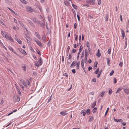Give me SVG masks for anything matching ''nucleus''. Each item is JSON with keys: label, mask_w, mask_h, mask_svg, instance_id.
<instances>
[{"label": "nucleus", "mask_w": 129, "mask_h": 129, "mask_svg": "<svg viewBox=\"0 0 129 129\" xmlns=\"http://www.w3.org/2000/svg\"><path fill=\"white\" fill-rule=\"evenodd\" d=\"M25 34L27 37V38L30 40H31V39L30 37L29 36V33L28 32V31L27 30V29L25 27Z\"/></svg>", "instance_id": "f257e3e1"}, {"label": "nucleus", "mask_w": 129, "mask_h": 129, "mask_svg": "<svg viewBox=\"0 0 129 129\" xmlns=\"http://www.w3.org/2000/svg\"><path fill=\"white\" fill-rule=\"evenodd\" d=\"M26 9L27 11L30 13L32 12L33 11V10L32 8L29 6H27L26 7Z\"/></svg>", "instance_id": "f03ea898"}, {"label": "nucleus", "mask_w": 129, "mask_h": 129, "mask_svg": "<svg viewBox=\"0 0 129 129\" xmlns=\"http://www.w3.org/2000/svg\"><path fill=\"white\" fill-rule=\"evenodd\" d=\"M34 40L40 47H42L43 46V45L42 43L36 39V38H35Z\"/></svg>", "instance_id": "7ed1b4c3"}, {"label": "nucleus", "mask_w": 129, "mask_h": 129, "mask_svg": "<svg viewBox=\"0 0 129 129\" xmlns=\"http://www.w3.org/2000/svg\"><path fill=\"white\" fill-rule=\"evenodd\" d=\"M95 1L94 0H87L86 2L89 3L90 5H93L94 4Z\"/></svg>", "instance_id": "20e7f679"}, {"label": "nucleus", "mask_w": 129, "mask_h": 129, "mask_svg": "<svg viewBox=\"0 0 129 129\" xmlns=\"http://www.w3.org/2000/svg\"><path fill=\"white\" fill-rule=\"evenodd\" d=\"M37 23L39 24L40 26L42 27H44L45 25V23L40 21H38Z\"/></svg>", "instance_id": "39448f33"}, {"label": "nucleus", "mask_w": 129, "mask_h": 129, "mask_svg": "<svg viewBox=\"0 0 129 129\" xmlns=\"http://www.w3.org/2000/svg\"><path fill=\"white\" fill-rule=\"evenodd\" d=\"M77 63V62L76 61H73L71 64V65L70 66V67L71 68H72L73 66H76Z\"/></svg>", "instance_id": "423d86ee"}, {"label": "nucleus", "mask_w": 129, "mask_h": 129, "mask_svg": "<svg viewBox=\"0 0 129 129\" xmlns=\"http://www.w3.org/2000/svg\"><path fill=\"white\" fill-rule=\"evenodd\" d=\"M60 114H61L62 116H64L67 115V113L65 112L64 111H62L60 112Z\"/></svg>", "instance_id": "0eeeda50"}, {"label": "nucleus", "mask_w": 129, "mask_h": 129, "mask_svg": "<svg viewBox=\"0 0 129 129\" xmlns=\"http://www.w3.org/2000/svg\"><path fill=\"white\" fill-rule=\"evenodd\" d=\"M39 64L40 65H41L43 63V60L41 57L40 58L39 60Z\"/></svg>", "instance_id": "6e6552de"}, {"label": "nucleus", "mask_w": 129, "mask_h": 129, "mask_svg": "<svg viewBox=\"0 0 129 129\" xmlns=\"http://www.w3.org/2000/svg\"><path fill=\"white\" fill-rule=\"evenodd\" d=\"M114 120L115 121L119 122H122L123 121V120L121 119H116L115 118H114Z\"/></svg>", "instance_id": "1a4fd4ad"}, {"label": "nucleus", "mask_w": 129, "mask_h": 129, "mask_svg": "<svg viewBox=\"0 0 129 129\" xmlns=\"http://www.w3.org/2000/svg\"><path fill=\"white\" fill-rule=\"evenodd\" d=\"M18 50L20 52L23 54H24L23 53L24 50L22 49L21 48H18Z\"/></svg>", "instance_id": "9d476101"}, {"label": "nucleus", "mask_w": 129, "mask_h": 129, "mask_svg": "<svg viewBox=\"0 0 129 129\" xmlns=\"http://www.w3.org/2000/svg\"><path fill=\"white\" fill-rule=\"evenodd\" d=\"M1 33H2V35L4 37L5 36V37H6L7 35H6V32L5 31H1Z\"/></svg>", "instance_id": "9b49d317"}, {"label": "nucleus", "mask_w": 129, "mask_h": 129, "mask_svg": "<svg viewBox=\"0 0 129 129\" xmlns=\"http://www.w3.org/2000/svg\"><path fill=\"white\" fill-rule=\"evenodd\" d=\"M96 101H95L91 105V107L92 108H93L96 105Z\"/></svg>", "instance_id": "f8f14e48"}, {"label": "nucleus", "mask_w": 129, "mask_h": 129, "mask_svg": "<svg viewBox=\"0 0 129 129\" xmlns=\"http://www.w3.org/2000/svg\"><path fill=\"white\" fill-rule=\"evenodd\" d=\"M129 89H124V91L125 92V93L128 94L129 93Z\"/></svg>", "instance_id": "ddd939ff"}, {"label": "nucleus", "mask_w": 129, "mask_h": 129, "mask_svg": "<svg viewBox=\"0 0 129 129\" xmlns=\"http://www.w3.org/2000/svg\"><path fill=\"white\" fill-rule=\"evenodd\" d=\"M35 35L37 36V38H38L39 39H40L41 37L39 35L37 32H35Z\"/></svg>", "instance_id": "4468645a"}, {"label": "nucleus", "mask_w": 129, "mask_h": 129, "mask_svg": "<svg viewBox=\"0 0 129 129\" xmlns=\"http://www.w3.org/2000/svg\"><path fill=\"white\" fill-rule=\"evenodd\" d=\"M96 55L99 57H100L101 56V53H100L99 49L98 50V53L96 54Z\"/></svg>", "instance_id": "2eb2a0df"}, {"label": "nucleus", "mask_w": 129, "mask_h": 129, "mask_svg": "<svg viewBox=\"0 0 129 129\" xmlns=\"http://www.w3.org/2000/svg\"><path fill=\"white\" fill-rule=\"evenodd\" d=\"M5 38L9 40H10L11 41H13V40L10 37L7 36V35L6 36V37H5Z\"/></svg>", "instance_id": "dca6fc26"}, {"label": "nucleus", "mask_w": 129, "mask_h": 129, "mask_svg": "<svg viewBox=\"0 0 129 129\" xmlns=\"http://www.w3.org/2000/svg\"><path fill=\"white\" fill-rule=\"evenodd\" d=\"M89 117V121L90 122H91L93 120V116H90Z\"/></svg>", "instance_id": "f3484780"}, {"label": "nucleus", "mask_w": 129, "mask_h": 129, "mask_svg": "<svg viewBox=\"0 0 129 129\" xmlns=\"http://www.w3.org/2000/svg\"><path fill=\"white\" fill-rule=\"evenodd\" d=\"M64 3L65 5L67 6H69L70 5L69 2L67 1H64Z\"/></svg>", "instance_id": "a211bd4d"}, {"label": "nucleus", "mask_w": 129, "mask_h": 129, "mask_svg": "<svg viewBox=\"0 0 129 129\" xmlns=\"http://www.w3.org/2000/svg\"><path fill=\"white\" fill-rule=\"evenodd\" d=\"M97 110V108L96 107L94 108L93 110H92V112L94 113H95Z\"/></svg>", "instance_id": "6ab92c4d"}, {"label": "nucleus", "mask_w": 129, "mask_h": 129, "mask_svg": "<svg viewBox=\"0 0 129 129\" xmlns=\"http://www.w3.org/2000/svg\"><path fill=\"white\" fill-rule=\"evenodd\" d=\"M121 32L122 36V37H123V39H124V36H125V33L124 31L122 29L121 30Z\"/></svg>", "instance_id": "aec40b11"}, {"label": "nucleus", "mask_w": 129, "mask_h": 129, "mask_svg": "<svg viewBox=\"0 0 129 129\" xmlns=\"http://www.w3.org/2000/svg\"><path fill=\"white\" fill-rule=\"evenodd\" d=\"M80 62L79 61L78 62H77V69H78L79 68V66L80 65Z\"/></svg>", "instance_id": "412c9836"}, {"label": "nucleus", "mask_w": 129, "mask_h": 129, "mask_svg": "<svg viewBox=\"0 0 129 129\" xmlns=\"http://www.w3.org/2000/svg\"><path fill=\"white\" fill-rule=\"evenodd\" d=\"M15 40L19 44H20L21 43V41L19 39L17 38H15Z\"/></svg>", "instance_id": "4be33fe9"}, {"label": "nucleus", "mask_w": 129, "mask_h": 129, "mask_svg": "<svg viewBox=\"0 0 129 129\" xmlns=\"http://www.w3.org/2000/svg\"><path fill=\"white\" fill-rule=\"evenodd\" d=\"M111 47H110L108 49V53L109 54H110L111 53Z\"/></svg>", "instance_id": "5701e85b"}, {"label": "nucleus", "mask_w": 129, "mask_h": 129, "mask_svg": "<svg viewBox=\"0 0 129 129\" xmlns=\"http://www.w3.org/2000/svg\"><path fill=\"white\" fill-rule=\"evenodd\" d=\"M5 1L6 3L9 4L11 3L12 1L11 0H5Z\"/></svg>", "instance_id": "b1692460"}, {"label": "nucleus", "mask_w": 129, "mask_h": 129, "mask_svg": "<svg viewBox=\"0 0 129 129\" xmlns=\"http://www.w3.org/2000/svg\"><path fill=\"white\" fill-rule=\"evenodd\" d=\"M81 47L82 45H81L79 48V52H80V53H81L82 50L83 48V47Z\"/></svg>", "instance_id": "393cba45"}, {"label": "nucleus", "mask_w": 129, "mask_h": 129, "mask_svg": "<svg viewBox=\"0 0 129 129\" xmlns=\"http://www.w3.org/2000/svg\"><path fill=\"white\" fill-rule=\"evenodd\" d=\"M76 50L75 49H74L73 48L72 49V50L71 52L73 53H74L75 52H76Z\"/></svg>", "instance_id": "a878e982"}, {"label": "nucleus", "mask_w": 129, "mask_h": 129, "mask_svg": "<svg viewBox=\"0 0 129 129\" xmlns=\"http://www.w3.org/2000/svg\"><path fill=\"white\" fill-rule=\"evenodd\" d=\"M106 59H107V64L108 66H109L110 64H109V63L110 62V60L108 58H106Z\"/></svg>", "instance_id": "bb28decb"}, {"label": "nucleus", "mask_w": 129, "mask_h": 129, "mask_svg": "<svg viewBox=\"0 0 129 129\" xmlns=\"http://www.w3.org/2000/svg\"><path fill=\"white\" fill-rule=\"evenodd\" d=\"M108 14H106V21H108Z\"/></svg>", "instance_id": "cd10ccee"}, {"label": "nucleus", "mask_w": 129, "mask_h": 129, "mask_svg": "<svg viewBox=\"0 0 129 129\" xmlns=\"http://www.w3.org/2000/svg\"><path fill=\"white\" fill-rule=\"evenodd\" d=\"M98 63L97 61H95L94 62V66H95V68H96Z\"/></svg>", "instance_id": "c85d7f7f"}, {"label": "nucleus", "mask_w": 129, "mask_h": 129, "mask_svg": "<svg viewBox=\"0 0 129 129\" xmlns=\"http://www.w3.org/2000/svg\"><path fill=\"white\" fill-rule=\"evenodd\" d=\"M87 50L86 49H85V57H87V53L86 52Z\"/></svg>", "instance_id": "c756f323"}, {"label": "nucleus", "mask_w": 129, "mask_h": 129, "mask_svg": "<svg viewBox=\"0 0 129 129\" xmlns=\"http://www.w3.org/2000/svg\"><path fill=\"white\" fill-rule=\"evenodd\" d=\"M72 6L75 9H77V7L74 4H72Z\"/></svg>", "instance_id": "7c9ffc66"}, {"label": "nucleus", "mask_w": 129, "mask_h": 129, "mask_svg": "<svg viewBox=\"0 0 129 129\" xmlns=\"http://www.w3.org/2000/svg\"><path fill=\"white\" fill-rule=\"evenodd\" d=\"M105 93V92L102 91L101 94L100 96L101 97H102L104 95V94Z\"/></svg>", "instance_id": "2f4dec72"}, {"label": "nucleus", "mask_w": 129, "mask_h": 129, "mask_svg": "<svg viewBox=\"0 0 129 129\" xmlns=\"http://www.w3.org/2000/svg\"><path fill=\"white\" fill-rule=\"evenodd\" d=\"M33 21L35 23H38V21H37L36 18H33Z\"/></svg>", "instance_id": "473e14b6"}, {"label": "nucleus", "mask_w": 129, "mask_h": 129, "mask_svg": "<svg viewBox=\"0 0 129 129\" xmlns=\"http://www.w3.org/2000/svg\"><path fill=\"white\" fill-rule=\"evenodd\" d=\"M86 112V110H84L83 111V112H82V113L83 115L84 116L85 115Z\"/></svg>", "instance_id": "72a5a7b5"}, {"label": "nucleus", "mask_w": 129, "mask_h": 129, "mask_svg": "<svg viewBox=\"0 0 129 129\" xmlns=\"http://www.w3.org/2000/svg\"><path fill=\"white\" fill-rule=\"evenodd\" d=\"M109 110V108H107L106 111L105 112V116H106V115H107V114L108 111Z\"/></svg>", "instance_id": "f704fd0d"}, {"label": "nucleus", "mask_w": 129, "mask_h": 129, "mask_svg": "<svg viewBox=\"0 0 129 129\" xmlns=\"http://www.w3.org/2000/svg\"><path fill=\"white\" fill-rule=\"evenodd\" d=\"M112 91L111 89H109V94H110L111 93H112Z\"/></svg>", "instance_id": "c9c22d12"}, {"label": "nucleus", "mask_w": 129, "mask_h": 129, "mask_svg": "<svg viewBox=\"0 0 129 129\" xmlns=\"http://www.w3.org/2000/svg\"><path fill=\"white\" fill-rule=\"evenodd\" d=\"M21 83L23 85H24V82L23 81V80L22 79H21L20 80Z\"/></svg>", "instance_id": "e433bc0d"}, {"label": "nucleus", "mask_w": 129, "mask_h": 129, "mask_svg": "<svg viewBox=\"0 0 129 129\" xmlns=\"http://www.w3.org/2000/svg\"><path fill=\"white\" fill-rule=\"evenodd\" d=\"M114 70H112L110 73V76H112L114 73Z\"/></svg>", "instance_id": "4c0bfd02"}, {"label": "nucleus", "mask_w": 129, "mask_h": 129, "mask_svg": "<svg viewBox=\"0 0 129 129\" xmlns=\"http://www.w3.org/2000/svg\"><path fill=\"white\" fill-rule=\"evenodd\" d=\"M50 45H51V43H50V40H49L48 41V43H47V46H48L49 47L50 46Z\"/></svg>", "instance_id": "58836bf2"}, {"label": "nucleus", "mask_w": 129, "mask_h": 129, "mask_svg": "<svg viewBox=\"0 0 129 129\" xmlns=\"http://www.w3.org/2000/svg\"><path fill=\"white\" fill-rule=\"evenodd\" d=\"M113 82L114 83H115L117 82V80L116 78H114L113 79Z\"/></svg>", "instance_id": "ea45409f"}, {"label": "nucleus", "mask_w": 129, "mask_h": 129, "mask_svg": "<svg viewBox=\"0 0 129 129\" xmlns=\"http://www.w3.org/2000/svg\"><path fill=\"white\" fill-rule=\"evenodd\" d=\"M26 82L28 85H30V83L29 80H27L26 81Z\"/></svg>", "instance_id": "a19ab883"}, {"label": "nucleus", "mask_w": 129, "mask_h": 129, "mask_svg": "<svg viewBox=\"0 0 129 129\" xmlns=\"http://www.w3.org/2000/svg\"><path fill=\"white\" fill-rule=\"evenodd\" d=\"M28 22L31 25L33 24V23L31 22V21L30 20H27Z\"/></svg>", "instance_id": "79ce46f5"}, {"label": "nucleus", "mask_w": 129, "mask_h": 129, "mask_svg": "<svg viewBox=\"0 0 129 129\" xmlns=\"http://www.w3.org/2000/svg\"><path fill=\"white\" fill-rule=\"evenodd\" d=\"M70 49V47L69 46H68V47L67 49V52H69Z\"/></svg>", "instance_id": "37998d69"}, {"label": "nucleus", "mask_w": 129, "mask_h": 129, "mask_svg": "<svg viewBox=\"0 0 129 129\" xmlns=\"http://www.w3.org/2000/svg\"><path fill=\"white\" fill-rule=\"evenodd\" d=\"M92 67L90 66L88 68V70L89 71H90L91 70H92Z\"/></svg>", "instance_id": "c03bdc74"}, {"label": "nucleus", "mask_w": 129, "mask_h": 129, "mask_svg": "<svg viewBox=\"0 0 129 129\" xmlns=\"http://www.w3.org/2000/svg\"><path fill=\"white\" fill-rule=\"evenodd\" d=\"M20 101V98L19 97L17 96L16 100L17 102H18Z\"/></svg>", "instance_id": "a18cd8bd"}, {"label": "nucleus", "mask_w": 129, "mask_h": 129, "mask_svg": "<svg viewBox=\"0 0 129 129\" xmlns=\"http://www.w3.org/2000/svg\"><path fill=\"white\" fill-rule=\"evenodd\" d=\"M42 39L44 41L45 40V36L43 35L42 36Z\"/></svg>", "instance_id": "49530a36"}, {"label": "nucleus", "mask_w": 129, "mask_h": 129, "mask_svg": "<svg viewBox=\"0 0 129 129\" xmlns=\"http://www.w3.org/2000/svg\"><path fill=\"white\" fill-rule=\"evenodd\" d=\"M123 62H120L119 63V66L120 67H122V66Z\"/></svg>", "instance_id": "de8ad7c7"}, {"label": "nucleus", "mask_w": 129, "mask_h": 129, "mask_svg": "<svg viewBox=\"0 0 129 129\" xmlns=\"http://www.w3.org/2000/svg\"><path fill=\"white\" fill-rule=\"evenodd\" d=\"M81 66L82 67V68L83 69V70H85V68H84V64H81Z\"/></svg>", "instance_id": "09e8293b"}, {"label": "nucleus", "mask_w": 129, "mask_h": 129, "mask_svg": "<svg viewBox=\"0 0 129 129\" xmlns=\"http://www.w3.org/2000/svg\"><path fill=\"white\" fill-rule=\"evenodd\" d=\"M72 72L74 74H75L76 73V71L75 69H73L72 70Z\"/></svg>", "instance_id": "8fccbe9b"}, {"label": "nucleus", "mask_w": 129, "mask_h": 129, "mask_svg": "<svg viewBox=\"0 0 129 129\" xmlns=\"http://www.w3.org/2000/svg\"><path fill=\"white\" fill-rule=\"evenodd\" d=\"M80 53V52H78V55L77 57V59H78V58H79V54Z\"/></svg>", "instance_id": "3c124183"}, {"label": "nucleus", "mask_w": 129, "mask_h": 129, "mask_svg": "<svg viewBox=\"0 0 129 129\" xmlns=\"http://www.w3.org/2000/svg\"><path fill=\"white\" fill-rule=\"evenodd\" d=\"M37 51V53L38 54L40 55H41V52L39 51L38 50Z\"/></svg>", "instance_id": "603ef678"}, {"label": "nucleus", "mask_w": 129, "mask_h": 129, "mask_svg": "<svg viewBox=\"0 0 129 129\" xmlns=\"http://www.w3.org/2000/svg\"><path fill=\"white\" fill-rule=\"evenodd\" d=\"M77 26V25L76 23H75L74 24V28L75 29L76 28Z\"/></svg>", "instance_id": "864d4df0"}, {"label": "nucleus", "mask_w": 129, "mask_h": 129, "mask_svg": "<svg viewBox=\"0 0 129 129\" xmlns=\"http://www.w3.org/2000/svg\"><path fill=\"white\" fill-rule=\"evenodd\" d=\"M20 86H21V87L22 88V89H24V88L23 86V85H22L21 83L19 84Z\"/></svg>", "instance_id": "5fc2aeb1"}, {"label": "nucleus", "mask_w": 129, "mask_h": 129, "mask_svg": "<svg viewBox=\"0 0 129 129\" xmlns=\"http://www.w3.org/2000/svg\"><path fill=\"white\" fill-rule=\"evenodd\" d=\"M9 49L10 50V51H13L12 50L13 49L11 47H8Z\"/></svg>", "instance_id": "6e6d98bb"}, {"label": "nucleus", "mask_w": 129, "mask_h": 129, "mask_svg": "<svg viewBox=\"0 0 129 129\" xmlns=\"http://www.w3.org/2000/svg\"><path fill=\"white\" fill-rule=\"evenodd\" d=\"M71 57L72 56L70 54L69 56V58L68 59H71Z\"/></svg>", "instance_id": "4d7b16f0"}, {"label": "nucleus", "mask_w": 129, "mask_h": 129, "mask_svg": "<svg viewBox=\"0 0 129 129\" xmlns=\"http://www.w3.org/2000/svg\"><path fill=\"white\" fill-rule=\"evenodd\" d=\"M101 3V0H99L98 2V4L99 5H100Z\"/></svg>", "instance_id": "13d9d810"}, {"label": "nucleus", "mask_w": 129, "mask_h": 129, "mask_svg": "<svg viewBox=\"0 0 129 129\" xmlns=\"http://www.w3.org/2000/svg\"><path fill=\"white\" fill-rule=\"evenodd\" d=\"M92 81L95 82L96 81V80L95 78H94L92 79Z\"/></svg>", "instance_id": "bf43d9fd"}, {"label": "nucleus", "mask_w": 129, "mask_h": 129, "mask_svg": "<svg viewBox=\"0 0 129 129\" xmlns=\"http://www.w3.org/2000/svg\"><path fill=\"white\" fill-rule=\"evenodd\" d=\"M89 42L88 41L86 42V46L87 47H89Z\"/></svg>", "instance_id": "052dcab7"}, {"label": "nucleus", "mask_w": 129, "mask_h": 129, "mask_svg": "<svg viewBox=\"0 0 129 129\" xmlns=\"http://www.w3.org/2000/svg\"><path fill=\"white\" fill-rule=\"evenodd\" d=\"M84 52H83L82 53V55L81 56V58H82V57H83L84 56Z\"/></svg>", "instance_id": "680f3d73"}, {"label": "nucleus", "mask_w": 129, "mask_h": 129, "mask_svg": "<svg viewBox=\"0 0 129 129\" xmlns=\"http://www.w3.org/2000/svg\"><path fill=\"white\" fill-rule=\"evenodd\" d=\"M84 64V59L83 58H82V59L81 61V64Z\"/></svg>", "instance_id": "e2e57ef3"}, {"label": "nucleus", "mask_w": 129, "mask_h": 129, "mask_svg": "<svg viewBox=\"0 0 129 129\" xmlns=\"http://www.w3.org/2000/svg\"><path fill=\"white\" fill-rule=\"evenodd\" d=\"M33 75L35 76H36V75H37L36 72L35 71L33 72Z\"/></svg>", "instance_id": "0e129e2a"}, {"label": "nucleus", "mask_w": 129, "mask_h": 129, "mask_svg": "<svg viewBox=\"0 0 129 129\" xmlns=\"http://www.w3.org/2000/svg\"><path fill=\"white\" fill-rule=\"evenodd\" d=\"M17 91H18V92H19V94H20V95H21V92L20 90L19 89H18V90H17Z\"/></svg>", "instance_id": "69168bd1"}, {"label": "nucleus", "mask_w": 129, "mask_h": 129, "mask_svg": "<svg viewBox=\"0 0 129 129\" xmlns=\"http://www.w3.org/2000/svg\"><path fill=\"white\" fill-rule=\"evenodd\" d=\"M99 71H98V70H96V71L95 72V73L96 74H97Z\"/></svg>", "instance_id": "338daca9"}, {"label": "nucleus", "mask_w": 129, "mask_h": 129, "mask_svg": "<svg viewBox=\"0 0 129 129\" xmlns=\"http://www.w3.org/2000/svg\"><path fill=\"white\" fill-rule=\"evenodd\" d=\"M88 63H90L92 61H91V60L90 59H89L88 60Z\"/></svg>", "instance_id": "774afa93"}]
</instances>
